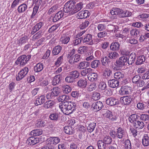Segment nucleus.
<instances>
[{
  "label": "nucleus",
  "instance_id": "nucleus-36",
  "mask_svg": "<svg viewBox=\"0 0 149 149\" xmlns=\"http://www.w3.org/2000/svg\"><path fill=\"white\" fill-rule=\"evenodd\" d=\"M42 133L43 131L41 129H36L31 131L30 134L33 136H37L42 134Z\"/></svg>",
  "mask_w": 149,
  "mask_h": 149
},
{
  "label": "nucleus",
  "instance_id": "nucleus-19",
  "mask_svg": "<svg viewBox=\"0 0 149 149\" xmlns=\"http://www.w3.org/2000/svg\"><path fill=\"white\" fill-rule=\"evenodd\" d=\"M39 142L40 140L38 138H35L33 137L29 138L26 141V143L29 145H33Z\"/></svg>",
  "mask_w": 149,
  "mask_h": 149
},
{
  "label": "nucleus",
  "instance_id": "nucleus-27",
  "mask_svg": "<svg viewBox=\"0 0 149 149\" xmlns=\"http://www.w3.org/2000/svg\"><path fill=\"white\" fill-rule=\"evenodd\" d=\"M142 144L144 146L149 145V136L148 134H144L142 139Z\"/></svg>",
  "mask_w": 149,
  "mask_h": 149
},
{
  "label": "nucleus",
  "instance_id": "nucleus-16",
  "mask_svg": "<svg viewBox=\"0 0 149 149\" xmlns=\"http://www.w3.org/2000/svg\"><path fill=\"white\" fill-rule=\"evenodd\" d=\"M64 15H65L66 14H64V12L62 10H60L57 12L55 15V16L52 19V21L54 22H55L60 19L63 17Z\"/></svg>",
  "mask_w": 149,
  "mask_h": 149
},
{
  "label": "nucleus",
  "instance_id": "nucleus-12",
  "mask_svg": "<svg viewBox=\"0 0 149 149\" xmlns=\"http://www.w3.org/2000/svg\"><path fill=\"white\" fill-rule=\"evenodd\" d=\"M106 102L107 104L111 106H113L119 104L118 100L114 97H111L108 98Z\"/></svg>",
  "mask_w": 149,
  "mask_h": 149
},
{
  "label": "nucleus",
  "instance_id": "nucleus-40",
  "mask_svg": "<svg viewBox=\"0 0 149 149\" xmlns=\"http://www.w3.org/2000/svg\"><path fill=\"white\" fill-rule=\"evenodd\" d=\"M100 64V61L97 60H93L91 63V67L95 69Z\"/></svg>",
  "mask_w": 149,
  "mask_h": 149
},
{
  "label": "nucleus",
  "instance_id": "nucleus-11",
  "mask_svg": "<svg viewBox=\"0 0 149 149\" xmlns=\"http://www.w3.org/2000/svg\"><path fill=\"white\" fill-rule=\"evenodd\" d=\"M60 141V139L57 137H52L49 138L47 140V144L52 146L58 144Z\"/></svg>",
  "mask_w": 149,
  "mask_h": 149
},
{
  "label": "nucleus",
  "instance_id": "nucleus-29",
  "mask_svg": "<svg viewBox=\"0 0 149 149\" xmlns=\"http://www.w3.org/2000/svg\"><path fill=\"white\" fill-rule=\"evenodd\" d=\"M62 47L60 45H57L54 47L52 50V54L53 56H56L61 51Z\"/></svg>",
  "mask_w": 149,
  "mask_h": 149
},
{
  "label": "nucleus",
  "instance_id": "nucleus-6",
  "mask_svg": "<svg viewBox=\"0 0 149 149\" xmlns=\"http://www.w3.org/2000/svg\"><path fill=\"white\" fill-rule=\"evenodd\" d=\"M29 68L27 67H25L21 70L15 76L16 80L19 81L25 77L28 74Z\"/></svg>",
  "mask_w": 149,
  "mask_h": 149
},
{
  "label": "nucleus",
  "instance_id": "nucleus-33",
  "mask_svg": "<svg viewBox=\"0 0 149 149\" xmlns=\"http://www.w3.org/2000/svg\"><path fill=\"white\" fill-rule=\"evenodd\" d=\"M146 59V57L144 55L139 56L137 58L136 64L137 65H140L144 62Z\"/></svg>",
  "mask_w": 149,
  "mask_h": 149
},
{
  "label": "nucleus",
  "instance_id": "nucleus-14",
  "mask_svg": "<svg viewBox=\"0 0 149 149\" xmlns=\"http://www.w3.org/2000/svg\"><path fill=\"white\" fill-rule=\"evenodd\" d=\"M88 81L86 78H81L77 82V86L82 88H85L87 85Z\"/></svg>",
  "mask_w": 149,
  "mask_h": 149
},
{
  "label": "nucleus",
  "instance_id": "nucleus-4",
  "mask_svg": "<svg viewBox=\"0 0 149 149\" xmlns=\"http://www.w3.org/2000/svg\"><path fill=\"white\" fill-rule=\"evenodd\" d=\"M52 92L47 93L46 97L47 99H53L56 97L58 96L60 93V89L59 88L57 87H54L51 90Z\"/></svg>",
  "mask_w": 149,
  "mask_h": 149
},
{
  "label": "nucleus",
  "instance_id": "nucleus-22",
  "mask_svg": "<svg viewBox=\"0 0 149 149\" xmlns=\"http://www.w3.org/2000/svg\"><path fill=\"white\" fill-rule=\"evenodd\" d=\"M139 116L136 114H133L129 116L128 120L129 122L132 123V125H135V123L138 120Z\"/></svg>",
  "mask_w": 149,
  "mask_h": 149
},
{
  "label": "nucleus",
  "instance_id": "nucleus-64",
  "mask_svg": "<svg viewBox=\"0 0 149 149\" xmlns=\"http://www.w3.org/2000/svg\"><path fill=\"white\" fill-rule=\"evenodd\" d=\"M75 80L74 78H73L70 74L65 78V81L68 83H72Z\"/></svg>",
  "mask_w": 149,
  "mask_h": 149
},
{
  "label": "nucleus",
  "instance_id": "nucleus-57",
  "mask_svg": "<svg viewBox=\"0 0 149 149\" xmlns=\"http://www.w3.org/2000/svg\"><path fill=\"white\" fill-rule=\"evenodd\" d=\"M87 63L85 61L80 62L77 65V68L80 70L84 69L86 67V64Z\"/></svg>",
  "mask_w": 149,
  "mask_h": 149
},
{
  "label": "nucleus",
  "instance_id": "nucleus-59",
  "mask_svg": "<svg viewBox=\"0 0 149 149\" xmlns=\"http://www.w3.org/2000/svg\"><path fill=\"white\" fill-rule=\"evenodd\" d=\"M58 118V115L57 113H53L51 114L49 116V118L51 120H57Z\"/></svg>",
  "mask_w": 149,
  "mask_h": 149
},
{
  "label": "nucleus",
  "instance_id": "nucleus-41",
  "mask_svg": "<svg viewBox=\"0 0 149 149\" xmlns=\"http://www.w3.org/2000/svg\"><path fill=\"white\" fill-rule=\"evenodd\" d=\"M121 9L118 8H113L110 11V13L112 15H119L120 17V13Z\"/></svg>",
  "mask_w": 149,
  "mask_h": 149
},
{
  "label": "nucleus",
  "instance_id": "nucleus-60",
  "mask_svg": "<svg viewBox=\"0 0 149 149\" xmlns=\"http://www.w3.org/2000/svg\"><path fill=\"white\" fill-rule=\"evenodd\" d=\"M96 87L95 83H93L88 87L87 90L88 91L90 92L95 90Z\"/></svg>",
  "mask_w": 149,
  "mask_h": 149
},
{
  "label": "nucleus",
  "instance_id": "nucleus-31",
  "mask_svg": "<svg viewBox=\"0 0 149 149\" xmlns=\"http://www.w3.org/2000/svg\"><path fill=\"white\" fill-rule=\"evenodd\" d=\"M44 68V65L41 63H38L34 67V71L36 72H41Z\"/></svg>",
  "mask_w": 149,
  "mask_h": 149
},
{
  "label": "nucleus",
  "instance_id": "nucleus-58",
  "mask_svg": "<svg viewBox=\"0 0 149 149\" xmlns=\"http://www.w3.org/2000/svg\"><path fill=\"white\" fill-rule=\"evenodd\" d=\"M70 74L73 78L74 79L78 78L79 76V74L77 70L73 71L70 73Z\"/></svg>",
  "mask_w": 149,
  "mask_h": 149
},
{
  "label": "nucleus",
  "instance_id": "nucleus-55",
  "mask_svg": "<svg viewBox=\"0 0 149 149\" xmlns=\"http://www.w3.org/2000/svg\"><path fill=\"white\" fill-rule=\"evenodd\" d=\"M39 6L35 5L33 9V11L32 15L31 16V19L33 18L35 16L37 12L38 11V9L39 8Z\"/></svg>",
  "mask_w": 149,
  "mask_h": 149
},
{
  "label": "nucleus",
  "instance_id": "nucleus-50",
  "mask_svg": "<svg viewBox=\"0 0 149 149\" xmlns=\"http://www.w3.org/2000/svg\"><path fill=\"white\" fill-rule=\"evenodd\" d=\"M112 140V139L109 136H106L103 138V141L107 145L110 144Z\"/></svg>",
  "mask_w": 149,
  "mask_h": 149
},
{
  "label": "nucleus",
  "instance_id": "nucleus-46",
  "mask_svg": "<svg viewBox=\"0 0 149 149\" xmlns=\"http://www.w3.org/2000/svg\"><path fill=\"white\" fill-rule=\"evenodd\" d=\"M58 5L56 4L52 7L49 9L48 12V13L49 14H50L55 12L56 10L58 9Z\"/></svg>",
  "mask_w": 149,
  "mask_h": 149
},
{
  "label": "nucleus",
  "instance_id": "nucleus-37",
  "mask_svg": "<svg viewBox=\"0 0 149 149\" xmlns=\"http://www.w3.org/2000/svg\"><path fill=\"white\" fill-rule=\"evenodd\" d=\"M130 33L131 36H133L136 39H138V37L140 36L139 31L136 29H132L130 31Z\"/></svg>",
  "mask_w": 149,
  "mask_h": 149
},
{
  "label": "nucleus",
  "instance_id": "nucleus-52",
  "mask_svg": "<svg viewBox=\"0 0 149 149\" xmlns=\"http://www.w3.org/2000/svg\"><path fill=\"white\" fill-rule=\"evenodd\" d=\"M106 85L105 82H101L99 83L98 86L99 91H103L106 89Z\"/></svg>",
  "mask_w": 149,
  "mask_h": 149
},
{
  "label": "nucleus",
  "instance_id": "nucleus-5",
  "mask_svg": "<svg viewBox=\"0 0 149 149\" xmlns=\"http://www.w3.org/2000/svg\"><path fill=\"white\" fill-rule=\"evenodd\" d=\"M101 113L103 115H104L105 117L108 118L112 121L116 120L117 117L115 115V114H113L111 111L107 109H103L101 110Z\"/></svg>",
  "mask_w": 149,
  "mask_h": 149
},
{
  "label": "nucleus",
  "instance_id": "nucleus-20",
  "mask_svg": "<svg viewBox=\"0 0 149 149\" xmlns=\"http://www.w3.org/2000/svg\"><path fill=\"white\" fill-rule=\"evenodd\" d=\"M120 46V44L118 42H113L110 45V49L112 51L116 52L119 49Z\"/></svg>",
  "mask_w": 149,
  "mask_h": 149
},
{
  "label": "nucleus",
  "instance_id": "nucleus-63",
  "mask_svg": "<svg viewBox=\"0 0 149 149\" xmlns=\"http://www.w3.org/2000/svg\"><path fill=\"white\" fill-rule=\"evenodd\" d=\"M104 40V38H101L98 37V38H96L94 39L93 43L94 44H97L98 43L101 44L102 42Z\"/></svg>",
  "mask_w": 149,
  "mask_h": 149
},
{
  "label": "nucleus",
  "instance_id": "nucleus-45",
  "mask_svg": "<svg viewBox=\"0 0 149 149\" xmlns=\"http://www.w3.org/2000/svg\"><path fill=\"white\" fill-rule=\"evenodd\" d=\"M88 50V47L86 46H83L79 47L78 50V52L79 53L81 54L86 53Z\"/></svg>",
  "mask_w": 149,
  "mask_h": 149
},
{
  "label": "nucleus",
  "instance_id": "nucleus-15",
  "mask_svg": "<svg viewBox=\"0 0 149 149\" xmlns=\"http://www.w3.org/2000/svg\"><path fill=\"white\" fill-rule=\"evenodd\" d=\"M132 99L130 97L128 96L122 97L120 98V101L121 103L124 105H128L131 102Z\"/></svg>",
  "mask_w": 149,
  "mask_h": 149
},
{
  "label": "nucleus",
  "instance_id": "nucleus-61",
  "mask_svg": "<svg viewBox=\"0 0 149 149\" xmlns=\"http://www.w3.org/2000/svg\"><path fill=\"white\" fill-rule=\"evenodd\" d=\"M28 37L27 36H24L21 38L19 40V43L20 44L22 45L24 44L28 41Z\"/></svg>",
  "mask_w": 149,
  "mask_h": 149
},
{
  "label": "nucleus",
  "instance_id": "nucleus-34",
  "mask_svg": "<svg viewBox=\"0 0 149 149\" xmlns=\"http://www.w3.org/2000/svg\"><path fill=\"white\" fill-rule=\"evenodd\" d=\"M55 104L53 100H49L46 102L44 104V107L46 109L50 108L52 107Z\"/></svg>",
  "mask_w": 149,
  "mask_h": 149
},
{
  "label": "nucleus",
  "instance_id": "nucleus-35",
  "mask_svg": "<svg viewBox=\"0 0 149 149\" xmlns=\"http://www.w3.org/2000/svg\"><path fill=\"white\" fill-rule=\"evenodd\" d=\"M64 131L66 134H72L74 133L73 128L70 126L65 127Z\"/></svg>",
  "mask_w": 149,
  "mask_h": 149
},
{
  "label": "nucleus",
  "instance_id": "nucleus-8",
  "mask_svg": "<svg viewBox=\"0 0 149 149\" xmlns=\"http://www.w3.org/2000/svg\"><path fill=\"white\" fill-rule=\"evenodd\" d=\"M74 1H69L65 3L64 6L63 11L65 13H68V15H70L71 10H72V7L74 5Z\"/></svg>",
  "mask_w": 149,
  "mask_h": 149
},
{
  "label": "nucleus",
  "instance_id": "nucleus-28",
  "mask_svg": "<svg viewBox=\"0 0 149 149\" xmlns=\"http://www.w3.org/2000/svg\"><path fill=\"white\" fill-rule=\"evenodd\" d=\"M27 6L26 3H22L17 8L18 12L19 13H22L27 9Z\"/></svg>",
  "mask_w": 149,
  "mask_h": 149
},
{
  "label": "nucleus",
  "instance_id": "nucleus-49",
  "mask_svg": "<svg viewBox=\"0 0 149 149\" xmlns=\"http://www.w3.org/2000/svg\"><path fill=\"white\" fill-rule=\"evenodd\" d=\"M114 77L115 79H119L123 78L124 77L123 73L118 72L114 74Z\"/></svg>",
  "mask_w": 149,
  "mask_h": 149
},
{
  "label": "nucleus",
  "instance_id": "nucleus-24",
  "mask_svg": "<svg viewBox=\"0 0 149 149\" xmlns=\"http://www.w3.org/2000/svg\"><path fill=\"white\" fill-rule=\"evenodd\" d=\"M97 73L91 72L88 75V79L91 81H96L97 80Z\"/></svg>",
  "mask_w": 149,
  "mask_h": 149
},
{
  "label": "nucleus",
  "instance_id": "nucleus-13",
  "mask_svg": "<svg viewBox=\"0 0 149 149\" xmlns=\"http://www.w3.org/2000/svg\"><path fill=\"white\" fill-rule=\"evenodd\" d=\"M62 75V74H60L55 76L52 80V84L56 86L59 84L63 78Z\"/></svg>",
  "mask_w": 149,
  "mask_h": 149
},
{
  "label": "nucleus",
  "instance_id": "nucleus-38",
  "mask_svg": "<svg viewBox=\"0 0 149 149\" xmlns=\"http://www.w3.org/2000/svg\"><path fill=\"white\" fill-rule=\"evenodd\" d=\"M136 59V56L133 54H130L128 58H127V63L129 65H132L134 63Z\"/></svg>",
  "mask_w": 149,
  "mask_h": 149
},
{
  "label": "nucleus",
  "instance_id": "nucleus-1",
  "mask_svg": "<svg viewBox=\"0 0 149 149\" xmlns=\"http://www.w3.org/2000/svg\"><path fill=\"white\" fill-rule=\"evenodd\" d=\"M76 105L75 103L74 102L66 101L60 103L59 107L64 114L68 115L74 110Z\"/></svg>",
  "mask_w": 149,
  "mask_h": 149
},
{
  "label": "nucleus",
  "instance_id": "nucleus-7",
  "mask_svg": "<svg viewBox=\"0 0 149 149\" xmlns=\"http://www.w3.org/2000/svg\"><path fill=\"white\" fill-rule=\"evenodd\" d=\"M81 37L82 40L84 44L91 45L94 44L92 36L91 34L88 33Z\"/></svg>",
  "mask_w": 149,
  "mask_h": 149
},
{
  "label": "nucleus",
  "instance_id": "nucleus-18",
  "mask_svg": "<svg viewBox=\"0 0 149 149\" xmlns=\"http://www.w3.org/2000/svg\"><path fill=\"white\" fill-rule=\"evenodd\" d=\"M90 13L87 10H82L77 13V17L78 18L81 19L86 18L90 15Z\"/></svg>",
  "mask_w": 149,
  "mask_h": 149
},
{
  "label": "nucleus",
  "instance_id": "nucleus-54",
  "mask_svg": "<svg viewBox=\"0 0 149 149\" xmlns=\"http://www.w3.org/2000/svg\"><path fill=\"white\" fill-rule=\"evenodd\" d=\"M63 61V55L59 57L55 63V65L57 67L59 66L62 63Z\"/></svg>",
  "mask_w": 149,
  "mask_h": 149
},
{
  "label": "nucleus",
  "instance_id": "nucleus-9",
  "mask_svg": "<svg viewBox=\"0 0 149 149\" xmlns=\"http://www.w3.org/2000/svg\"><path fill=\"white\" fill-rule=\"evenodd\" d=\"M75 4V3L74 2V5H73L72 7V10H71L70 15L76 13L83 8L84 4L82 2H80L76 4Z\"/></svg>",
  "mask_w": 149,
  "mask_h": 149
},
{
  "label": "nucleus",
  "instance_id": "nucleus-43",
  "mask_svg": "<svg viewBox=\"0 0 149 149\" xmlns=\"http://www.w3.org/2000/svg\"><path fill=\"white\" fill-rule=\"evenodd\" d=\"M149 17V14L146 13H143L139 15L138 17V18L140 20L145 22L147 20V19Z\"/></svg>",
  "mask_w": 149,
  "mask_h": 149
},
{
  "label": "nucleus",
  "instance_id": "nucleus-44",
  "mask_svg": "<svg viewBox=\"0 0 149 149\" xmlns=\"http://www.w3.org/2000/svg\"><path fill=\"white\" fill-rule=\"evenodd\" d=\"M97 144L99 149H105L107 147V145L102 140L98 141Z\"/></svg>",
  "mask_w": 149,
  "mask_h": 149
},
{
  "label": "nucleus",
  "instance_id": "nucleus-39",
  "mask_svg": "<svg viewBox=\"0 0 149 149\" xmlns=\"http://www.w3.org/2000/svg\"><path fill=\"white\" fill-rule=\"evenodd\" d=\"M70 40L69 36L63 35L60 39V40L62 44H67L68 42Z\"/></svg>",
  "mask_w": 149,
  "mask_h": 149
},
{
  "label": "nucleus",
  "instance_id": "nucleus-10",
  "mask_svg": "<svg viewBox=\"0 0 149 149\" xmlns=\"http://www.w3.org/2000/svg\"><path fill=\"white\" fill-rule=\"evenodd\" d=\"M132 88L127 86H122L119 91V93L121 95L129 94L131 92Z\"/></svg>",
  "mask_w": 149,
  "mask_h": 149
},
{
  "label": "nucleus",
  "instance_id": "nucleus-23",
  "mask_svg": "<svg viewBox=\"0 0 149 149\" xmlns=\"http://www.w3.org/2000/svg\"><path fill=\"white\" fill-rule=\"evenodd\" d=\"M101 61L102 65L106 67L109 65L111 62L109 58L107 56L102 58Z\"/></svg>",
  "mask_w": 149,
  "mask_h": 149
},
{
  "label": "nucleus",
  "instance_id": "nucleus-3",
  "mask_svg": "<svg viewBox=\"0 0 149 149\" xmlns=\"http://www.w3.org/2000/svg\"><path fill=\"white\" fill-rule=\"evenodd\" d=\"M31 58V56L29 55H22L18 58L15 63L17 65L23 66Z\"/></svg>",
  "mask_w": 149,
  "mask_h": 149
},
{
  "label": "nucleus",
  "instance_id": "nucleus-53",
  "mask_svg": "<svg viewBox=\"0 0 149 149\" xmlns=\"http://www.w3.org/2000/svg\"><path fill=\"white\" fill-rule=\"evenodd\" d=\"M96 124L95 123H90L87 127V130L88 132H91L94 130L96 126Z\"/></svg>",
  "mask_w": 149,
  "mask_h": 149
},
{
  "label": "nucleus",
  "instance_id": "nucleus-21",
  "mask_svg": "<svg viewBox=\"0 0 149 149\" xmlns=\"http://www.w3.org/2000/svg\"><path fill=\"white\" fill-rule=\"evenodd\" d=\"M109 86L113 88L117 87L119 85V82L115 79L109 80L108 82Z\"/></svg>",
  "mask_w": 149,
  "mask_h": 149
},
{
  "label": "nucleus",
  "instance_id": "nucleus-62",
  "mask_svg": "<svg viewBox=\"0 0 149 149\" xmlns=\"http://www.w3.org/2000/svg\"><path fill=\"white\" fill-rule=\"evenodd\" d=\"M141 77L140 76L137 75H136L133 77L132 79V82L134 84H136L138 83L141 79Z\"/></svg>",
  "mask_w": 149,
  "mask_h": 149
},
{
  "label": "nucleus",
  "instance_id": "nucleus-26",
  "mask_svg": "<svg viewBox=\"0 0 149 149\" xmlns=\"http://www.w3.org/2000/svg\"><path fill=\"white\" fill-rule=\"evenodd\" d=\"M132 12L128 10H123L121 9L120 13V17L124 18L129 17L132 15Z\"/></svg>",
  "mask_w": 149,
  "mask_h": 149
},
{
  "label": "nucleus",
  "instance_id": "nucleus-25",
  "mask_svg": "<svg viewBox=\"0 0 149 149\" xmlns=\"http://www.w3.org/2000/svg\"><path fill=\"white\" fill-rule=\"evenodd\" d=\"M92 107L94 109H96V111H99L103 107L102 103L100 101H97L93 103Z\"/></svg>",
  "mask_w": 149,
  "mask_h": 149
},
{
  "label": "nucleus",
  "instance_id": "nucleus-47",
  "mask_svg": "<svg viewBox=\"0 0 149 149\" xmlns=\"http://www.w3.org/2000/svg\"><path fill=\"white\" fill-rule=\"evenodd\" d=\"M78 37L77 36L73 40L72 44L74 46H75L79 45L82 41L81 37L78 38Z\"/></svg>",
  "mask_w": 149,
  "mask_h": 149
},
{
  "label": "nucleus",
  "instance_id": "nucleus-56",
  "mask_svg": "<svg viewBox=\"0 0 149 149\" xmlns=\"http://www.w3.org/2000/svg\"><path fill=\"white\" fill-rule=\"evenodd\" d=\"M100 97V95L99 93L94 92L92 94V98L95 100L99 99Z\"/></svg>",
  "mask_w": 149,
  "mask_h": 149
},
{
  "label": "nucleus",
  "instance_id": "nucleus-42",
  "mask_svg": "<svg viewBox=\"0 0 149 149\" xmlns=\"http://www.w3.org/2000/svg\"><path fill=\"white\" fill-rule=\"evenodd\" d=\"M57 99L59 102H63L68 100H69V96L65 95H62L58 97Z\"/></svg>",
  "mask_w": 149,
  "mask_h": 149
},
{
  "label": "nucleus",
  "instance_id": "nucleus-51",
  "mask_svg": "<svg viewBox=\"0 0 149 149\" xmlns=\"http://www.w3.org/2000/svg\"><path fill=\"white\" fill-rule=\"evenodd\" d=\"M63 90L64 93L68 94L71 90V88L68 85H64L62 86Z\"/></svg>",
  "mask_w": 149,
  "mask_h": 149
},
{
  "label": "nucleus",
  "instance_id": "nucleus-32",
  "mask_svg": "<svg viewBox=\"0 0 149 149\" xmlns=\"http://www.w3.org/2000/svg\"><path fill=\"white\" fill-rule=\"evenodd\" d=\"M133 126L136 129H142L143 128L144 124L142 121H140L138 120L135 123V125H133Z\"/></svg>",
  "mask_w": 149,
  "mask_h": 149
},
{
  "label": "nucleus",
  "instance_id": "nucleus-30",
  "mask_svg": "<svg viewBox=\"0 0 149 149\" xmlns=\"http://www.w3.org/2000/svg\"><path fill=\"white\" fill-rule=\"evenodd\" d=\"M108 57L111 59H114L117 58L119 56L117 53L113 51H108L107 52Z\"/></svg>",
  "mask_w": 149,
  "mask_h": 149
},
{
  "label": "nucleus",
  "instance_id": "nucleus-48",
  "mask_svg": "<svg viewBox=\"0 0 149 149\" xmlns=\"http://www.w3.org/2000/svg\"><path fill=\"white\" fill-rule=\"evenodd\" d=\"M118 28V27L117 26L111 24L108 25V29L110 32H114L115 33L117 31Z\"/></svg>",
  "mask_w": 149,
  "mask_h": 149
},
{
  "label": "nucleus",
  "instance_id": "nucleus-2",
  "mask_svg": "<svg viewBox=\"0 0 149 149\" xmlns=\"http://www.w3.org/2000/svg\"><path fill=\"white\" fill-rule=\"evenodd\" d=\"M127 57L123 56L120 57L116 60L115 65L116 66V69L121 70L122 67L125 66L127 63Z\"/></svg>",
  "mask_w": 149,
  "mask_h": 149
},
{
  "label": "nucleus",
  "instance_id": "nucleus-17",
  "mask_svg": "<svg viewBox=\"0 0 149 149\" xmlns=\"http://www.w3.org/2000/svg\"><path fill=\"white\" fill-rule=\"evenodd\" d=\"M125 132L121 127H119L116 129V137L119 139H122L125 136Z\"/></svg>",
  "mask_w": 149,
  "mask_h": 149
}]
</instances>
